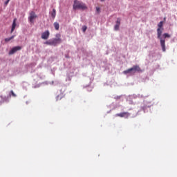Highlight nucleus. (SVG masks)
<instances>
[{
    "label": "nucleus",
    "mask_w": 177,
    "mask_h": 177,
    "mask_svg": "<svg viewBox=\"0 0 177 177\" xmlns=\"http://www.w3.org/2000/svg\"><path fill=\"white\" fill-rule=\"evenodd\" d=\"M13 38H15V35H12L9 38H6L5 39V42H9L10 41H12V39H13Z\"/></svg>",
    "instance_id": "obj_15"
},
{
    "label": "nucleus",
    "mask_w": 177,
    "mask_h": 177,
    "mask_svg": "<svg viewBox=\"0 0 177 177\" xmlns=\"http://www.w3.org/2000/svg\"><path fill=\"white\" fill-rule=\"evenodd\" d=\"M54 27H55V30H59V28L60 26L59 25V23L55 22L54 23Z\"/></svg>",
    "instance_id": "obj_13"
},
{
    "label": "nucleus",
    "mask_w": 177,
    "mask_h": 177,
    "mask_svg": "<svg viewBox=\"0 0 177 177\" xmlns=\"http://www.w3.org/2000/svg\"><path fill=\"white\" fill-rule=\"evenodd\" d=\"M18 50H21V46H18L12 48L9 52V55H15Z\"/></svg>",
    "instance_id": "obj_6"
},
{
    "label": "nucleus",
    "mask_w": 177,
    "mask_h": 177,
    "mask_svg": "<svg viewBox=\"0 0 177 177\" xmlns=\"http://www.w3.org/2000/svg\"><path fill=\"white\" fill-rule=\"evenodd\" d=\"M162 26H164V21H161L158 24V28L162 29Z\"/></svg>",
    "instance_id": "obj_14"
},
{
    "label": "nucleus",
    "mask_w": 177,
    "mask_h": 177,
    "mask_svg": "<svg viewBox=\"0 0 177 177\" xmlns=\"http://www.w3.org/2000/svg\"><path fill=\"white\" fill-rule=\"evenodd\" d=\"M100 1H101V2H104L105 0H100Z\"/></svg>",
    "instance_id": "obj_22"
},
{
    "label": "nucleus",
    "mask_w": 177,
    "mask_h": 177,
    "mask_svg": "<svg viewBox=\"0 0 177 177\" xmlns=\"http://www.w3.org/2000/svg\"><path fill=\"white\" fill-rule=\"evenodd\" d=\"M3 102V97L2 95H0V103H2Z\"/></svg>",
    "instance_id": "obj_19"
},
{
    "label": "nucleus",
    "mask_w": 177,
    "mask_h": 177,
    "mask_svg": "<svg viewBox=\"0 0 177 177\" xmlns=\"http://www.w3.org/2000/svg\"><path fill=\"white\" fill-rule=\"evenodd\" d=\"M8 3H9V1L8 0H7L5 3H4V5H6V6L8 5Z\"/></svg>",
    "instance_id": "obj_21"
},
{
    "label": "nucleus",
    "mask_w": 177,
    "mask_h": 177,
    "mask_svg": "<svg viewBox=\"0 0 177 177\" xmlns=\"http://www.w3.org/2000/svg\"><path fill=\"white\" fill-rule=\"evenodd\" d=\"M60 37H62V35H60V34H57L56 38L50 39V40L44 42V44H45V45L56 46V45H57V44H61V42H62V39L60 38Z\"/></svg>",
    "instance_id": "obj_1"
},
{
    "label": "nucleus",
    "mask_w": 177,
    "mask_h": 177,
    "mask_svg": "<svg viewBox=\"0 0 177 177\" xmlns=\"http://www.w3.org/2000/svg\"><path fill=\"white\" fill-rule=\"evenodd\" d=\"M96 11L99 13L100 12V8L96 7Z\"/></svg>",
    "instance_id": "obj_20"
},
{
    "label": "nucleus",
    "mask_w": 177,
    "mask_h": 177,
    "mask_svg": "<svg viewBox=\"0 0 177 177\" xmlns=\"http://www.w3.org/2000/svg\"><path fill=\"white\" fill-rule=\"evenodd\" d=\"M162 37H163V38H171V35H169V34H168V33H164L163 35H162Z\"/></svg>",
    "instance_id": "obj_17"
},
{
    "label": "nucleus",
    "mask_w": 177,
    "mask_h": 177,
    "mask_svg": "<svg viewBox=\"0 0 177 177\" xmlns=\"http://www.w3.org/2000/svg\"><path fill=\"white\" fill-rule=\"evenodd\" d=\"M121 24V19L118 18L117 21H116V24L114 27V30L115 31H118V30H120V26Z\"/></svg>",
    "instance_id": "obj_7"
},
{
    "label": "nucleus",
    "mask_w": 177,
    "mask_h": 177,
    "mask_svg": "<svg viewBox=\"0 0 177 177\" xmlns=\"http://www.w3.org/2000/svg\"><path fill=\"white\" fill-rule=\"evenodd\" d=\"M73 8L74 10H77V9H81L82 10H85L88 9V7H86V5H85V3L78 0L74 1Z\"/></svg>",
    "instance_id": "obj_3"
},
{
    "label": "nucleus",
    "mask_w": 177,
    "mask_h": 177,
    "mask_svg": "<svg viewBox=\"0 0 177 177\" xmlns=\"http://www.w3.org/2000/svg\"><path fill=\"white\" fill-rule=\"evenodd\" d=\"M88 28V27H86V26H84L83 27H82V31H83V32H85V31H86V29Z\"/></svg>",
    "instance_id": "obj_18"
},
{
    "label": "nucleus",
    "mask_w": 177,
    "mask_h": 177,
    "mask_svg": "<svg viewBox=\"0 0 177 177\" xmlns=\"http://www.w3.org/2000/svg\"><path fill=\"white\" fill-rule=\"evenodd\" d=\"M65 96H66V94H64V92H61L60 94H59L56 97L57 102H58V100H62L63 99V97H64Z\"/></svg>",
    "instance_id": "obj_10"
},
{
    "label": "nucleus",
    "mask_w": 177,
    "mask_h": 177,
    "mask_svg": "<svg viewBox=\"0 0 177 177\" xmlns=\"http://www.w3.org/2000/svg\"><path fill=\"white\" fill-rule=\"evenodd\" d=\"M162 30L164 28H158L157 29V35H158V39H160V46L162 48V52H165L167 50V48L165 47V39H162V37H161V35H162Z\"/></svg>",
    "instance_id": "obj_2"
},
{
    "label": "nucleus",
    "mask_w": 177,
    "mask_h": 177,
    "mask_svg": "<svg viewBox=\"0 0 177 177\" xmlns=\"http://www.w3.org/2000/svg\"><path fill=\"white\" fill-rule=\"evenodd\" d=\"M9 96H12V97H16L17 95H16V93H15V92H13V91L12 90L10 93H9Z\"/></svg>",
    "instance_id": "obj_16"
},
{
    "label": "nucleus",
    "mask_w": 177,
    "mask_h": 177,
    "mask_svg": "<svg viewBox=\"0 0 177 177\" xmlns=\"http://www.w3.org/2000/svg\"><path fill=\"white\" fill-rule=\"evenodd\" d=\"M51 17L53 19H55V17H56V9L53 8V11L51 12Z\"/></svg>",
    "instance_id": "obj_12"
},
{
    "label": "nucleus",
    "mask_w": 177,
    "mask_h": 177,
    "mask_svg": "<svg viewBox=\"0 0 177 177\" xmlns=\"http://www.w3.org/2000/svg\"><path fill=\"white\" fill-rule=\"evenodd\" d=\"M16 21H17V19L15 18L12 22V28H11V32L10 33H13V31H15V29L16 28Z\"/></svg>",
    "instance_id": "obj_11"
},
{
    "label": "nucleus",
    "mask_w": 177,
    "mask_h": 177,
    "mask_svg": "<svg viewBox=\"0 0 177 177\" xmlns=\"http://www.w3.org/2000/svg\"><path fill=\"white\" fill-rule=\"evenodd\" d=\"M37 17H38V16L37 15L35 12L31 11L29 13V17L28 18V20L30 23V24H34V21H35V19H37Z\"/></svg>",
    "instance_id": "obj_5"
},
{
    "label": "nucleus",
    "mask_w": 177,
    "mask_h": 177,
    "mask_svg": "<svg viewBox=\"0 0 177 177\" xmlns=\"http://www.w3.org/2000/svg\"><path fill=\"white\" fill-rule=\"evenodd\" d=\"M129 115H131V114L128 112H122V113L116 114V117H121V118L126 117V118H128Z\"/></svg>",
    "instance_id": "obj_8"
},
{
    "label": "nucleus",
    "mask_w": 177,
    "mask_h": 177,
    "mask_svg": "<svg viewBox=\"0 0 177 177\" xmlns=\"http://www.w3.org/2000/svg\"><path fill=\"white\" fill-rule=\"evenodd\" d=\"M50 32L49 30H46L44 32H43L41 34V39H48V38H49V35H50Z\"/></svg>",
    "instance_id": "obj_9"
},
{
    "label": "nucleus",
    "mask_w": 177,
    "mask_h": 177,
    "mask_svg": "<svg viewBox=\"0 0 177 177\" xmlns=\"http://www.w3.org/2000/svg\"><path fill=\"white\" fill-rule=\"evenodd\" d=\"M136 71H138V73L142 71V70L140 69V67L138 65L133 66L132 68H130L124 71L123 72V74H129L131 73L132 74H135V73H136Z\"/></svg>",
    "instance_id": "obj_4"
}]
</instances>
